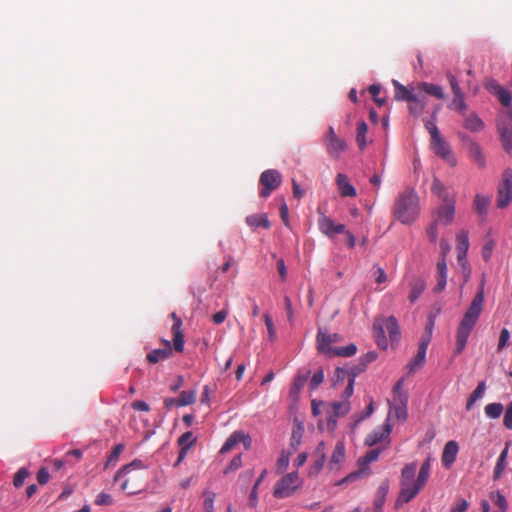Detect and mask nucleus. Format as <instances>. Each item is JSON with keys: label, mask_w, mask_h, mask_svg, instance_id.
<instances>
[{"label": "nucleus", "mask_w": 512, "mask_h": 512, "mask_svg": "<svg viewBox=\"0 0 512 512\" xmlns=\"http://www.w3.org/2000/svg\"><path fill=\"white\" fill-rule=\"evenodd\" d=\"M490 499L494 502L501 512H505L508 508L506 498L500 491H491L489 494Z\"/></svg>", "instance_id": "obj_46"}, {"label": "nucleus", "mask_w": 512, "mask_h": 512, "mask_svg": "<svg viewBox=\"0 0 512 512\" xmlns=\"http://www.w3.org/2000/svg\"><path fill=\"white\" fill-rule=\"evenodd\" d=\"M419 89L424 91L426 94L434 96L438 99L444 98V92L443 88L440 85L428 83V82H421L418 84Z\"/></svg>", "instance_id": "obj_36"}, {"label": "nucleus", "mask_w": 512, "mask_h": 512, "mask_svg": "<svg viewBox=\"0 0 512 512\" xmlns=\"http://www.w3.org/2000/svg\"><path fill=\"white\" fill-rule=\"evenodd\" d=\"M242 466V457H241V454H238L237 456H235L231 462L229 463V465L227 466V468L224 470V473L227 474L231 471H234V470H237L239 469L240 467Z\"/></svg>", "instance_id": "obj_61"}, {"label": "nucleus", "mask_w": 512, "mask_h": 512, "mask_svg": "<svg viewBox=\"0 0 512 512\" xmlns=\"http://www.w3.org/2000/svg\"><path fill=\"white\" fill-rule=\"evenodd\" d=\"M315 455L317 456V459L315 460L314 464L311 466L310 474H318L324 467V464L326 461L325 443L324 442H320L317 445V448L315 450Z\"/></svg>", "instance_id": "obj_29"}, {"label": "nucleus", "mask_w": 512, "mask_h": 512, "mask_svg": "<svg viewBox=\"0 0 512 512\" xmlns=\"http://www.w3.org/2000/svg\"><path fill=\"white\" fill-rule=\"evenodd\" d=\"M380 449H372L368 451L363 457L358 459L360 472H362L370 463L376 461L380 455Z\"/></svg>", "instance_id": "obj_40"}, {"label": "nucleus", "mask_w": 512, "mask_h": 512, "mask_svg": "<svg viewBox=\"0 0 512 512\" xmlns=\"http://www.w3.org/2000/svg\"><path fill=\"white\" fill-rule=\"evenodd\" d=\"M260 184L263 188L260 190L259 195L262 198L270 196L272 191L276 190L282 183L280 172L275 169H268L261 173Z\"/></svg>", "instance_id": "obj_5"}, {"label": "nucleus", "mask_w": 512, "mask_h": 512, "mask_svg": "<svg viewBox=\"0 0 512 512\" xmlns=\"http://www.w3.org/2000/svg\"><path fill=\"white\" fill-rule=\"evenodd\" d=\"M360 371H361V369H357L356 367H352V368L338 367V368H336V370H335L336 381H335L334 385L336 386L339 381L347 380V386L345 387V389L342 393L343 398H350L353 395L355 378L359 374Z\"/></svg>", "instance_id": "obj_7"}, {"label": "nucleus", "mask_w": 512, "mask_h": 512, "mask_svg": "<svg viewBox=\"0 0 512 512\" xmlns=\"http://www.w3.org/2000/svg\"><path fill=\"white\" fill-rule=\"evenodd\" d=\"M455 214V201H449L447 203H443L436 214V219L434 220L437 223H441L443 225H449L454 220Z\"/></svg>", "instance_id": "obj_15"}, {"label": "nucleus", "mask_w": 512, "mask_h": 512, "mask_svg": "<svg viewBox=\"0 0 512 512\" xmlns=\"http://www.w3.org/2000/svg\"><path fill=\"white\" fill-rule=\"evenodd\" d=\"M469 507V503L465 499H458L451 508V512H465Z\"/></svg>", "instance_id": "obj_63"}, {"label": "nucleus", "mask_w": 512, "mask_h": 512, "mask_svg": "<svg viewBox=\"0 0 512 512\" xmlns=\"http://www.w3.org/2000/svg\"><path fill=\"white\" fill-rule=\"evenodd\" d=\"M124 444H117L115 445V447L113 448L112 452L110 453L109 457H108V460H107V463H106V467L112 465V464H115L117 461H118V458L120 456V454L124 451Z\"/></svg>", "instance_id": "obj_54"}, {"label": "nucleus", "mask_w": 512, "mask_h": 512, "mask_svg": "<svg viewBox=\"0 0 512 512\" xmlns=\"http://www.w3.org/2000/svg\"><path fill=\"white\" fill-rule=\"evenodd\" d=\"M431 190L443 201V203L455 201L454 197L449 193L447 188L438 179L433 180Z\"/></svg>", "instance_id": "obj_31"}, {"label": "nucleus", "mask_w": 512, "mask_h": 512, "mask_svg": "<svg viewBox=\"0 0 512 512\" xmlns=\"http://www.w3.org/2000/svg\"><path fill=\"white\" fill-rule=\"evenodd\" d=\"M431 333V328H428L426 332L422 335L419 343L418 352L409 364V369L411 372L415 371L417 368L421 367L425 363L427 348L431 341Z\"/></svg>", "instance_id": "obj_9"}, {"label": "nucleus", "mask_w": 512, "mask_h": 512, "mask_svg": "<svg viewBox=\"0 0 512 512\" xmlns=\"http://www.w3.org/2000/svg\"><path fill=\"white\" fill-rule=\"evenodd\" d=\"M324 381V371L323 369H319L314 373L310 380V388L312 390L316 389L322 382Z\"/></svg>", "instance_id": "obj_58"}, {"label": "nucleus", "mask_w": 512, "mask_h": 512, "mask_svg": "<svg viewBox=\"0 0 512 512\" xmlns=\"http://www.w3.org/2000/svg\"><path fill=\"white\" fill-rule=\"evenodd\" d=\"M497 127L504 150L512 155V128L504 121H499Z\"/></svg>", "instance_id": "obj_21"}, {"label": "nucleus", "mask_w": 512, "mask_h": 512, "mask_svg": "<svg viewBox=\"0 0 512 512\" xmlns=\"http://www.w3.org/2000/svg\"><path fill=\"white\" fill-rule=\"evenodd\" d=\"M196 390L182 391L178 399V407L191 405L196 401Z\"/></svg>", "instance_id": "obj_42"}, {"label": "nucleus", "mask_w": 512, "mask_h": 512, "mask_svg": "<svg viewBox=\"0 0 512 512\" xmlns=\"http://www.w3.org/2000/svg\"><path fill=\"white\" fill-rule=\"evenodd\" d=\"M325 147L327 153L333 158H339L341 153L347 149L346 141L342 138H334L329 141H325Z\"/></svg>", "instance_id": "obj_22"}, {"label": "nucleus", "mask_w": 512, "mask_h": 512, "mask_svg": "<svg viewBox=\"0 0 512 512\" xmlns=\"http://www.w3.org/2000/svg\"><path fill=\"white\" fill-rule=\"evenodd\" d=\"M288 465L289 454L285 451H282L276 463V472L278 474H282L287 469Z\"/></svg>", "instance_id": "obj_53"}, {"label": "nucleus", "mask_w": 512, "mask_h": 512, "mask_svg": "<svg viewBox=\"0 0 512 512\" xmlns=\"http://www.w3.org/2000/svg\"><path fill=\"white\" fill-rule=\"evenodd\" d=\"M318 228L328 237H333L335 234L346 232L344 224H335L330 217L321 212L318 218Z\"/></svg>", "instance_id": "obj_10"}, {"label": "nucleus", "mask_w": 512, "mask_h": 512, "mask_svg": "<svg viewBox=\"0 0 512 512\" xmlns=\"http://www.w3.org/2000/svg\"><path fill=\"white\" fill-rule=\"evenodd\" d=\"M424 126L427 129V131L429 132L431 138L437 137L438 135H440V131H439L438 127L436 126V122L434 120L425 119Z\"/></svg>", "instance_id": "obj_59"}, {"label": "nucleus", "mask_w": 512, "mask_h": 512, "mask_svg": "<svg viewBox=\"0 0 512 512\" xmlns=\"http://www.w3.org/2000/svg\"><path fill=\"white\" fill-rule=\"evenodd\" d=\"M143 468L144 465L141 460H134L131 463L124 465L121 469L118 470V472L114 476V482H118L120 479L129 475L131 472Z\"/></svg>", "instance_id": "obj_33"}, {"label": "nucleus", "mask_w": 512, "mask_h": 512, "mask_svg": "<svg viewBox=\"0 0 512 512\" xmlns=\"http://www.w3.org/2000/svg\"><path fill=\"white\" fill-rule=\"evenodd\" d=\"M195 442V438L193 437V433L188 431L182 434L178 439V444L181 447H186V449L190 448V446Z\"/></svg>", "instance_id": "obj_57"}, {"label": "nucleus", "mask_w": 512, "mask_h": 512, "mask_svg": "<svg viewBox=\"0 0 512 512\" xmlns=\"http://www.w3.org/2000/svg\"><path fill=\"white\" fill-rule=\"evenodd\" d=\"M368 130V126L364 121H361L357 125V135L356 141L361 150H363L366 146V133Z\"/></svg>", "instance_id": "obj_45"}, {"label": "nucleus", "mask_w": 512, "mask_h": 512, "mask_svg": "<svg viewBox=\"0 0 512 512\" xmlns=\"http://www.w3.org/2000/svg\"><path fill=\"white\" fill-rule=\"evenodd\" d=\"M468 151L471 158L479 168H484L486 166V159L479 144L471 141L468 146Z\"/></svg>", "instance_id": "obj_30"}, {"label": "nucleus", "mask_w": 512, "mask_h": 512, "mask_svg": "<svg viewBox=\"0 0 512 512\" xmlns=\"http://www.w3.org/2000/svg\"><path fill=\"white\" fill-rule=\"evenodd\" d=\"M203 497V508L205 512H214V501L216 498V494L212 491H204Z\"/></svg>", "instance_id": "obj_51"}, {"label": "nucleus", "mask_w": 512, "mask_h": 512, "mask_svg": "<svg viewBox=\"0 0 512 512\" xmlns=\"http://www.w3.org/2000/svg\"><path fill=\"white\" fill-rule=\"evenodd\" d=\"M113 502V499L111 497V495L105 493V492H101L99 493L96 498H95V504L96 505H110L112 504Z\"/></svg>", "instance_id": "obj_62"}, {"label": "nucleus", "mask_w": 512, "mask_h": 512, "mask_svg": "<svg viewBox=\"0 0 512 512\" xmlns=\"http://www.w3.org/2000/svg\"><path fill=\"white\" fill-rule=\"evenodd\" d=\"M373 334L376 341L377 346L380 349H387L388 341L385 336L384 325L381 320H376L373 324Z\"/></svg>", "instance_id": "obj_28"}, {"label": "nucleus", "mask_w": 512, "mask_h": 512, "mask_svg": "<svg viewBox=\"0 0 512 512\" xmlns=\"http://www.w3.org/2000/svg\"><path fill=\"white\" fill-rule=\"evenodd\" d=\"M503 405L501 403H490L485 406V414L490 419H497L503 412Z\"/></svg>", "instance_id": "obj_44"}, {"label": "nucleus", "mask_w": 512, "mask_h": 512, "mask_svg": "<svg viewBox=\"0 0 512 512\" xmlns=\"http://www.w3.org/2000/svg\"><path fill=\"white\" fill-rule=\"evenodd\" d=\"M464 127L472 132L481 131L484 127L483 121L475 114H469L464 121Z\"/></svg>", "instance_id": "obj_37"}, {"label": "nucleus", "mask_w": 512, "mask_h": 512, "mask_svg": "<svg viewBox=\"0 0 512 512\" xmlns=\"http://www.w3.org/2000/svg\"><path fill=\"white\" fill-rule=\"evenodd\" d=\"M417 471V463L412 462L407 464L403 469L401 473V483H415L414 477Z\"/></svg>", "instance_id": "obj_41"}, {"label": "nucleus", "mask_w": 512, "mask_h": 512, "mask_svg": "<svg viewBox=\"0 0 512 512\" xmlns=\"http://www.w3.org/2000/svg\"><path fill=\"white\" fill-rule=\"evenodd\" d=\"M458 452L459 445L456 441L450 440L445 444L441 457L442 464L445 468L449 469L451 467L456 460Z\"/></svg>", "instance_id": "obj_18"}, {"label": "nucleus", "mask_w": 512, "mask_h": 512, "mask_svg": "<svg viewBox=\"0 0 512 512\" xmlns=\"http://www.w3.org/2000/svg\"><path fill=\"white\" fill-rule=\"evenodd\" d=\"M447 79L449 81V84H450L451 90L453 92V95H457V94L463 93L461 88H460V85L458 83V80L456 79V77L452 73H450V72L447 73Z\"/></svg>", "instance_id": "obj_60"}, {"label": "nucleus", "mask_w": 512, "mask_h": 512, "mask_svg": "<svg viewBox=\"0 0 512 512\" xmlns=\"http://www.w3.org/2000/svg\"><path fill=\"white\" fill-rule=\"evenodd\" d=\"M384 329L388 332L389 338L392 343L398 342L401 336L400 328L398 325V321L394 316H389L383 320H381Z\"/></svg>", "instance_id": "obj_23"}, {"label": "nucleus", "mask_w": 512, "mask_h": 512, "mask_svg": "<svg viewBox=\"0 0 512 512\" xmlns=\"http://www.w3.org/2000/svg\"><path fill=\"white\" fill-rule=\"evenodd\" d=\"M486 391V383L484 381H481L478 383L475 390L471 393L469 396L467 403H466V409L469 411L472 409L474 404L477 400L481 399L484 396V393Z\"/></svg>", "instance_id": "obj_35"}, {"label": "nucleus", "mask_w": 512, "mask_h": 512, "mask_svg": "<svg viewBox=\"0 0 512 512\" xmlns=\"http://www.w3.org/2000/svg\"><path fill=\"white\" fill-rule=\"evenodd\" d=\"M430 469H431V466H430V458H428L422 465H421V468H420V471H419V474H418V477L416 479V483L419 484V486H422L424 487V485L426 484L428 478H429V475H430Z\"/></svg>", "instance_id": "obj_43"}, {"label": "nucleus", "mask_w": 512, "mask_h": 512, "mask_svg": "<svg viewBox=\"0 0 512 512\" xmlns=\"http://www.w3.org/2000/svg\"><path fill=\"white\" fill-rule=\"evenodd\" d=\"M349 398H343L341 401H334L326 405V420L329 427L336 425V418L343 417L350 411Z\"/></svg>", "instance_id": "obj_8"}, {"label": "nucleus", "mask_w": 512, "mask_h": 512, "mask_svg": "<svg viewBox=\"0 0 512 512\" xmlns=\"http://www.w3.org/2000/svg\"><path fill=\"white\" fill-rule=\"evenodd\" d=\"M341 340V337L339 334H329L322 329L318 330L316 343H317V349L319 352L322 353H329L330 355H333V350L330 345L334 342H338Z\"/></svg>", "instance_id": "obj_12"}, {"label": "nucleus", "mask_w": 512, "mask_h": 512, "mask_svg": "<svg viewBox=\"0 0 512 512\" xmlns=\"http://www.w3.org/2000/svg\"><path fill=\"white\" fill-rule=\"evenodd\" d=\"M425 287L426 283L422 278H418L412 282L408 297L411 303L415 302L419 298V296L425 290Z\"/></svg>", "instance_id": "obj_39"}, {"label": "nucleus", "mask_w": 512, "mask_h": 512, "mask_svg": "<svg viewBox=\"0 0 512 512\" xmlns=\"http://www.w3.org/2000/svg\"><path fill=\"white\" fill-rule=\"evenodd\" d=\"M512 200V170L506 168L502 173V181L498 186L497 206L507 207Z\"/></svg>", "instance_id": "obj_6"}, {"label": "nucleus", "mask_w": 512, "mask_h": 512, "mask_svg": "<svg viewBox=\"0 0 512 512\" xmlns=\"http://www.w3.org/2000/svg\"><path fill=\"white\" fill-rule=\"evenodd\" d=\"M162 343L164 344V348L154 349L147 354L146 359L150 364H156L172 356L173 348L171 346L170 341L162 340Z\"/></svg>", "instance_id": "obj_16"}, {"label": "nucleus", "mask_w": 512, "mask_h": 512, "mask_svg": "<svg viewBox=\"0 0 512 512\" xmlns=\"http://www.w3.org/2000/svg\"><path fill=\"white\" fill-rule=\"evenodd\" d=\"M28 476H29V471L25 467L20 468L14 476V479H13L14 486L16 488L21 487Z\"/></svg>", "instance_id": "obj_55"}, {"label": "nucleus", "mask_w": 512, "mask_h": 512, "mask_svg": "<svg viewBox=\"0 0 512 512\" xmlns=\"http://www.w3.org/2000/svg\"><path fill=\"white\" fill-rule=\"evenodd\" d=\"M450 108L458 111L462 115L465 113V111L467 110V105L465 103L463 93L454 95L453 100L450 104Z\"/></svg>", "instance_id": "obj_47"}, {"label": "nucleus", "mask_w": 512, "mask_h": 512, "mask_svg": "<svg viewBox=\"0 0 512 512\" xmlns=\"http://www.w3.org/2000/svg\"><path fill=\"white\" fill-rule=\"evenodd\" d=\"M388 482H383L377 489L376 497L373 504L374 512H382V507L385 502L386 495L388 493Z\"/></svg>", "instance_id": "obj_32"}, {"label": "nucleus", "mask_w": 512, "mask_h": 512, "mask_svg": "<svg viewBox=\"0 0 512 512\" xmlns=\"http://www.w3.org/2000/svg\"><path fill=\"white\" fill-rule=\"evenodd\" d=\"M408 109L411 115L419 116L425 109L423 104L413 95L409 101Z\"/></svg>", "instance_id": "obj_52"}, {"label": "nucleus", "mask_w": 512, "mask_h": 512, "mask_svg": "<svg viewBox=\"0 0 512 512\" xmlns=\"http://www.w3.org/2000/svg\"><path fill=\"white\" fill-rule=\"evenodd\" d=\"M422 486L415 483H401V490L397 499V504L408 503L411 501L422 489Z\"/></svg>", "instance_id": "obj_19"}, {"label": "nucleus", "mask_w": 512, "mask_h": 512, "mask_svg": "<svg viewBox=\"0 0 512 512\" xmlns=\"http://www.w3.org/2000/svg\"><path fill=\"white\" fill-rule=\"evenodd\" d=\"M394 415L398 420L405 421L407 418V410L405 402H401L399 405L394 406L390 409L388 418Z\"/></svg>", "instance_id": "obj_49"}, {"label": "nucleus", "mask_w": 512, "mask_h": 512, "mask_svg": "<svg viewBox=\"0 0 512 512\" xmlns=\"http://www.w3.org/2000/svg\"><path fill=\"white\" fill-rule=\"evenodd\" d=\"M300 486L297 472L284 475L275 485L273 495L278 499L291 496Z\"/></svg>", "instance_id": "obj_3"}, {"label": "nucleus", "mask_w": 512, "mask_h": 512, "mask_svg": "<svg viewBox=\"0 0 512 512\" xmlns=\"http://www.w3.org/2000/svg\"><path fill=\"white\" fill-rule=\"evenodd\" d=\"M138 479V476L136 474H133L131 476H128L125 478L120 487L123 491L127 492L128 494H135L138 491H140V485L136 483V480Z\"/></svg>", "instance_id": "obj_38"}, {"label": "nucleus", "mask_w": 512, "mask_h": 512, "mask_svg": "<svg viewBox=\"0 0 512 512\" xmlns=\"http://www.w3.org/2000/svg\"><path fill=\"white\" fill-rule=\"evenodd\" d=\"M357 351L355 344H349L344 347L335 348L333 350V356L350 357L353 356Z\"/></svg>", "instance_id": "obj_50"}, {"label": "nucleus", "mask_w": 512, "mask_h": 512, "mask_svg": "<svg viewBox=\"0 0 512 512\" xmlns=\"http://www.w3.org/2000/svg\"><path fill=\"white\" fill-rule=\"evenodd\" d=\"M392 430V426L389 423V419L381 426L369 433L365 438V444L367 446H375L385 440L389 441V436Z\"/></svg>", "instance_id": "obj_11"}, {"label": "nucleus", "mask_w": 512, "mask_h": 512, "mask_svg": "<svg viewBox=\"0 0 512 512\" xmlns=\"http://www.w3.org/2000/svg\"><path fill=\"white\" fill-rule=\"evenodd\" d=\"M484 304V282L479 286V289L474 296L469 308L465 312L462 320L459 323L456 334V348L455 353L460 354L466 347L469 335L476 325L478 318L483 310Z\"/></svg>", "instance_id": "obj_1"}, {"label": "nucleus", "mask_w": 512, "mask_h": 512, "mask_svg": "<svg viewBox=\"0 0 512 512\" xmlns=\"http://www.w3.org/2000/svg\"><path fill=\"white\" fill-rule=\"evenodd\" d=\"M469 234L467 230H460L456 235L457 261L464 271V281L470 276V268L467 262V252L469 249Z\"/></svg>", "instance_id": "obj_4"}, {"label": "nucleus", "mask_w": 512, "mask_h": 512, "mask_svg": "<svg viewBox=\"0 0 512 512\" xmlns=\"http://www.w3.org/2000/svg\"><path fill=\"white\" fill-rule=\"evenodd\" d=\"M240 442L244 444L246 449H249L251 445L250 437L241 431H235L227 438L220 452L227 453L231 451L234 448V446Z\"/></svg>", "instance_id": "obj_14"}, {"label": "nucleus", "mask_w": 512, "mask_h": 512, "mask_svg": "<svg viewBox=\"0 0 512 512\" xmlns=\"http://www.w3.org/2000/svg\"><path fill=\"white\" fill-rule=\"evenodd\" d=\"M246 223L252 229L263 228L269 229L271 227V223L268 219L267 214H252L246 217Z\"/></svg>", "instance_id": "obj_26"}, {"label": "nucleus", "mask_w": 512, "mask_h": 512, "mask_svg": "<svg viewBox=\"0 0 512 512\" xmlns=\"http://www.w3.org/2000/svg\"><path fill=\"white\" fill-rule=\"evenodd\" d=\"M419 211V198L413 190H405L396 198L393 215L402 224L413 223L417 219Z\"/></svg>", "instance_id": "obj_2"}, {"label": "nucleus", "mask_w": 512, "mask_h": 512, "mask_svg": "<svg viewBox=\"0 0 512 512\" xmlns=\"http://www.w3.org/2000/svg\"><path fill=\"white\" fill-rule=\"evenodd\" d=\"M507 456H508V443L506 444L505 449L500 453V455L497 459V462H496V465H495V468L493 471V480L496 481V480L500 479L503 471L506 468Z\"/></svg>", "instance_id": "obj_34"}, {"label": "nucleus", "mask_w": 512, "mask_h": 512, "mask_svg": "<svg viewBox=\"0 0 512 512\" xmlns=\"http://www.w3.org/2000/svg\"><path fill=\"white\" fill-rule=\"evenodd\" d=\"M173 319L172 333H173V347L176 352H183L184 350V335L181 330L182 320L176 315L175 312L171 313Z\"/></svg>", "instance_id": "obj_13"}, {"label": "nucleus", "mask_w": 512, "mask_h": 512, "mask_svg": "<svg viewBox=\"0 0 512 512\" xmlns=\"http://www.w3.org/2000/svg\"><path fill=\"white\" fill-rule=\"evenodd\" d=\"M503 424L507 429L512 430V401L509 403L505 411Z\"/></svg>", "instance_id": "obj_64"}, {"label": "nucleus", "mask_w": 512, "mask_h": 512, "mask_svg": "<svg viewBox=\"0 0 512 512\" xmlns=\"http://www.w3.org/2000/svg\"><path fill=\"white\" fill-rule=\"evenodd\" d=\"M303 432H304V427L302 426V424H300V423L296 424L295 427L293 428V431L291 434V439H290L291 446L293 448L296 449L300 445Z\"/></svg>", "instance_id": "obj_48"}, {"label": "nucleus", "mask_w": 512, "mask_h": 512, "mask_svg": "<svg viewBox=\"0 0 512 512\" xmlns=\"http://www.w3.org/2000/svg\"><path fill=\"white\" fill-rule=\"evenodd\" d=\"M495 96L498 98L499 102H500L503 106L507 107L508 109H509L510 107H512V105H511V100H512V99H511V95H510V93H509L507 90H505L504 88H501Z\"/></svg>", "instance_id": "obj_56"}, {"label": "nucleus", "mask_w": 512, "mask_h": 512, "mask_svg": "<svg viewBox=\"0 0 512 512\" xmlns=\"http://www.w3.org/2000/svg\"><path fill=\"white\" fill-rule=\"evenodd\" d=\"M336 184L342 197H355L356 189L350 183L347 175L338 173L336 176Z\"/></svg>", "instance_id": "obj_20"}, {"label": "nucleus", "mask_w": 512, "mask_h": 512, "mask_svg": "<svg viewBox=\"0 0 512 512\" xmlns=\"http://www.w3.org/2000/svg\"><path fill=\"white\" fill-rule=\"evenodd\" d=\"M345 458V445L342 441H338L328 461V469L330 471L339 470L342 464L344 463Z\"/></svg>", "instance_id": "obj_17"}, {"label": "nucleus", "mask_w": 512, "mask_h": 512, "mask_svg": "<svg viewBox=\"0 0 512 512\" xmlns=\"http://www.w3.org/2000/svg\"><path fill=\"white\" fill-rule=\"evenodd\" d=\"M491 198L488 196H484L481 194H476L474 199V209L481 218V220H485L487 213H488V207L490 205Z\"/></svg>", "instance_id": "obj_27"}, {"label": "nucleus", "mask_w": 512, "mask_h": 512, "mask_svg": "<svg viewBox=\"0 0 512 512\" xmlns=\"http://www.w3.org/2000/svg\"><path fill=\"white\" fill-rule=\"evenodd\" d=\"M392 84L395 89V100L397 101H406L409 103V101L412 99L415 87H406L402 85L397 80H393Z\"/></svg>", "instance_id": "obj_25"}, {"label": "nucleus", "mask_w": 512, "mask_h": 512, "mask_svg": "<svg viewBox=\"0 0 512 512\" xmlns=\"http://www.w3.org/2000/svg\"><path fill=\"white\" fill-rule=\"evenodd\" d=\"M431 148L437 156L443 159H447L451 153L449 145L442 138L441 134L431 138Z\"/></svg>", "instance_id": "obj_24"}]
</instances>
